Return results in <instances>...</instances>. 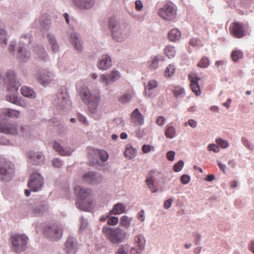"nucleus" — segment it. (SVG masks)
Returning <instances> with one entry per match:
<instances>
[{
  "mask_svg": "<svg viewBox=\"0 0 254 254\" xmlns=\"http://www.w3.org/2000/svg\"><path fill=\"white\" fill-rule=\"evenodd\" d=\"M128 246L127 245H121L115 254H127L128 252Z\"/></svg>",
  "mask_w": 254,
  "mask_h": 254,
  "instance_id": "obj_49",
  "label": "nucleus"
},
{
  "mask_svg": "<svg viewBox=\"0 0 254 254\" xmlns=\"http://www.w3.org/2000/svg\"><path fill=\"white\" fill-rule=\"evenodd\" d=\"M119 222V218L116 216L111 217L109 218L107 223L109 225H115Z\"/></svg>",
  "mask_w": 254,
  "mask_h": 254,
  "instance_id": "obj_56",
  "label": "nucleus"
},
{
  "mask_svg": "<svg viewBox=\"0 0 254 254\" xmlns=\"http://www.w3.org/2000/svg\"><path fill=\"white\" fill-rule=\"evenodd\" d=\"M92 151L95 154H97L99 156V158L102 161L105 162L108 160L109 155L106 151L99 149H94Z\"/></svg>",
  "mask_w": 254,
  "mask_h": 254,
  "instance_id": "obj_39",
  "label": "nucleus"
},
{
  "mask_svg": "<svg viewBox=\"0 0 254 254\" xmlns=\"http://www.w3.org/2000/svg\"><path fill=\"white\" fill-rule=\"evenodd\" d=\"M2 113L5 116L11 118H18L20 115V112L19 111L10 109H5Z\"/></svg>",
  "mask_w": 254,
  "mask_h": 254,
  "instance_id": "obj_37",
  "label": "nucleus"
},
{
  "mask_svg": "<svg viewBox=\"0 0 254 254\" xmlns=\"http://www.w3.org/2000/svg\"><path fill=\"white\" fill-rule=\"evenodd\" d=\"M80 223L81 224L79 231L82 232L86 228L88 224V223L86 219H84L82 217L80 220Z\"/></svg>",
  "mask_w": 254,
  "mask_h": 254,
  "instance_id": "obj_58",
  "label": "nucleus"
},
{
  "mask_svg": "<svg viewBox=\"0 0 254 254\" xmlns=\"http://www.w3.org/2000/svg\"><path fill=\"white\" fill-rule=\"evenodd\" d=\"M165 135L168 138H174L177 135L175 128L170 124L167 125L166 127Z\"/></svg>",
  "mask_w": 254,
  "mask_h": 254,
  "instance_id": "obj_35",
  "label": "nucleus"
},
{
  "mask_svg": "<svg viewBox=\"0 0 254 254\" xmlns=\"http://www.w3.org/2000/svg\"><path fill=\"white\" fill-rule=\"evenodd\" d=\"M74 5L81 10H89L94 5L95 0H71Z\"/></svg>",
  "mask_w": 254,
  "mask_h": 254,
  "instance_id": "obj_17",
  "label": "nucleus"
},
{
  "mask_svg": "<svg viewBox=\"0 0 254 254\" xmlns=\"http://www.w3.org/2000/svg\"><path fill=\"white\" fill-rule=\"evenodd\" d=\"M109 27L112 32L113 38L117 42H121L127 38L130 35V26L118 23L114 18H111L109 22Z\"/></svg>",
  "mask_w": 254,
  "mask_h": 254,
  "instance_id": "obj_2",
  "label": "nucleus"
},
{
  "mask_svg": "<svg viewBox=\"0 0 254 254\" xmlns=\"http://www.w3.org/2000/svg\"><path fill=\"white\" fill-rule=\"evenodd\" d=\"M78 248V243L75 238L69 236L64 244V251L66 254H75Z\"/></svg>",
  "mask_w": 254,
  "mask_h": 254,
  "instance_id": "obj_14",
  "label": "nucleus"
},
{
  "mask_svg": "<svg viewBox=\"0 0 254 254\" xmlns=\"http://www.w3.org/2000/svg\"><path fill=\"white\" fill-rule=\"evenodd\" d=\"M53 104L59 111H65L70 108L71 101L65 87H62L59 89L54 97Z\"/></svg>",
  "mask_w": 254,
  "mask_h": 254,
  "instance_id": "obj_5",
  "label": "nucleus"
},
{
  "mask_svg": "<svg viewBox=\"0 0 254 254\" xmlns=\"http://www.w3.org/2000/svg\"><path fill=\"white\" fill-rule=\"evenodd\" d=\"M231 29V33L235 37L240 38L244 36L245 27L242 23L234 22L232 24Z\"/></svg>",
  "mask_w": 254,
  "mask_h": 254,
  "instance_id": "obj_21",
  "label": "nucleus"
},
{
  "mask_svg": "<svg viewBox=\"0 0 254 254\" xmlns=\"http://www.w3.org/2000/svg\"><path fill=\"white\" fill-rule=\"evenodd\" d=\"M121 77L120 72L116 69H113L109 73L102 74L99 77V81L105 84L106 86L115 82Z\"/></svg>",
  "mask_w": 254,
  "mask_h": 254,
  "instance_id": "obj_12",
  "label": "nucleus"
},
{
  "mask_svg": "<svg viewBox=\"0 0 254 254\" xmlns=\"http://www.w3.org/2000/svg\"><path fill=\"white\" fill-rule=\"evenodd\" d=\"M29 162L33 165H41L44 160V156L41 152H30L28 153Z\"/></svg>",
  "mask_w": 254,
  "mask_h": 254,
  "instance_id": "obj_19",
  "label": "nucleus"
},
{
  "mask_svg": "<svg viewBox=\"0 0 254 254\" xmlns=\"http://www.w3.org/2000/svg\"><path fill=\"white\" fill-rule=\"evenodd\" d=\"M163 61V58L162 56H156L148 62V66L151 70H155L158 67L159 62Z\"/></svg>",
  "mask_w": 254,
  "mask_h": 254,
  "instance_id": "obj_34",
  "label": "nucleus"
},
{
  "mask_svg": "<svg viewBox=\"0 0 254 254\" xmlns=\"http://www.w3.org/2000/svg\"><path fill=\"white\" fill-rule=\"evenodd\" d=\"M241 141L243 145L246 147L248 149L253 150L254 149V145L253 143L247 139L245 137H242L241 138Z\"/></svg>",
  "mask_w": 254,
  "mask_h": 254,
  "instance_id": "obj_50",
  "label": "nucleus"
},
{
  "mask_svg": "<svg viewBox=\"0 0 254 254\" xmlns=\"http://www.w3.org/2000/svg\"><path fill=\"white\" fill-rule=\"evenodd\" d=\"M175 70V68L174 65L169 64L168 66L166 68L165 71V75L166 77H170L172 74H174V72Z\"/></svg>",
  "mask_w": 254,
  "mask_h": 254,
  "instance_id": "obj_51",
  "label": "nucleus"
},
{
  "mask_svg": "<svg viewBox=\"0 0 254 254\" xmlns=\"http://www.w3.org/2000/svg\"><path fill=\"white\" fill-rule=\"evenodd\" d=\"M184 165V162L183 160H180L174 166V170L176 172L181 171Z\"/></svg>",
  "mask_w": 254,
  "mask_h": 254,
  "instance_id": "obj_55",
  "label": "nucleus"
},
{
  "mask_svg": "<svg viewBox=\"0 0 254 254\" xmlns=\"http://www.w3.org/2000/svg\"><path fill=\"white\" fill-rule=\"evenodd\" d=\"M158 83L155 80H150L148 84L145 87L144 93L145 96L149 98H153L155 97L157 92L156 91Z\"/></svg>",
  "mask_w": 254,
  "mask_h": 254,
  "instance_id": "obj_18",
  "label": "nucleus"
},
{
  "mask_svg": "<svg viewBox=\"0 0 254 254\" xmlns=\"http://www.w3.org/2000/svg\"><path fill=\"white\" fill-rule=\"evenodd\" d=\"M156 171L155 170H151L149 172L147 176L146 180H152L155 181V177Z\"/></svg>",
  "mask_w": 254,
  "mask_h": 254,
  "instance_id": "obj_63",
  "label": "nucleus"
},
{
  "mask_svg": "<svg viewBox=\"0 0 254 254\" xmlns=\"http://www.w3.org/2000/svg\"><path fill=\"white\" fill-rule=\"evenodd\" d=\"M47 38L49 41V46L51 48L53 52H58L59 51V47L55 36L51 33H49L47 35Z\"/></svg>",
  "mask_w": 254,
  "mask_h": 254,
  "instance_id": "obj_28",
  "label": "nucleus"
},
{
  "mask_svg": "<svg viewBox=\"0 0 254 254\" xmlns=\"http://www.w3.org/2000/svg\"><path fill=\"white\" fill-rule=\"evenodd\" d=\"M158 15L166 21L174 20L177 15V7L172 3H166L158 11Z\"/></svg>",
  "mask_w": 254,
  "mask_h": 254,
  "instance_id": "obj_10",
  "label": "nucleus"
},
{
  "mask_svg": "<svg viewBox=\"0 0 254 254\" xmlns=\"http://www.w3.org/2000/svg\"><path fill=\"white\" fill-rule=\"evenodd\" d=\"M76 207L83 211H89L91 210V207L89 200L87 199L85 202L84 200H78L76 202Z\"/></svg>",
  "mask_w": 254,
  "mask_h": 254,
  "instance_id": "obj_31",
  "label": "nucleus"
},
{
  "mask_svg": "<svg viewBox=\"0 0 254 254\" xmlns=\"http://www.w3.org/2000/svg\"><path fill=\"white\" fill-rule=\"evenodd\" d=\"M47 209V206L44 204H40L35 207L33 210L35 214L40 215L42 214Z\"/></svg>",
  "mask_w": 254,
  "mask_h": 254,
  "instance_id": "obj_45",
  "label": "nucleus"
},
{
  "mask_svg": "<svg viewBox=\"0 0 254 254\" xmlns=\"http://www.w3.org/2000/svg\"><path fill=\"white\" fill-rule=\"evenodd\" d=\"M28 237L24 234H13L10 238L13 250L17 253L24 251L27 248Z\"/></svg>",
  "mask_w": 254,
  "mask_h": 254,
  "instance_id": "obj_8",
  "label": "nucleus"
},
{
  "mask_svg": "<svg viewBox=\"0 0 254 254\" xmlns=\"http://www.w3.org/2000/svg\"><path fill=\"white\" fill-rule=\"evenodd\" d=\"M77 90L83 102L88 105L89 113L92 115H95L101 100L100 93H91L88 88L85 85L77 87Z\"/></svg>",
  "mask_w": 254,
  "mask_h": 254,
  "instance_id": "obj_1",
  "label": "nucleus"
},
{
  "mask_svg": "<svg viewBox=\"0 0 254 254\" xmlns=\"http://www.w3.org/2000/svg\"><path fill=\"white\" fill-rule=\"evenodd\" d=\"M33 51L37 56L41 60H46L48 54L45 49L41 45H38L34 47Z\"/></svg>",
  "mask_w": 254,
  "mask_h": 254,
  "instance_id": "obj_26",
  "label": "nucleus"
},
{
  "mask_svg": "<svg viewBox=\"0 0 254 254\" xmlns=\"http://www.w3.org/2000/svg\"><path fill=\"white\" fill-rule=\"evenodd\" d=\"M145 183L152 193L157 191V189L154 186V181L146 180Z\"/></svg>",
  "mask_w": 254,
  "mask_h": 254,
  "instance_id": "obj_54",
  "label": "nucleus"
},
{
  "mask_svg": "<svg viewBox=\"0 0 254 254\" xmlns=\"http://www.w3.org/2000/svg\"><path fill=\"white\" fill-rule=\"evenodd\" d=\"M136 242L138 248L140 249L141 251H143L145 245V239L142 235H139L136 238Z\"/></svg>",
  "mask_w": 254,
  "mask_h": 254,
  "instance_id": "obj_41",
  "label": "nucleus"
},
{
  "mask_svg": "<svg viewBox=\"0 0 254 254\" xmlns=\"http://www.w3.org/2000/svg\"><path fill=\"white\" fill-rule=\"evenodd\" d=\"M190 45L196 48H199L203 46L201 41L197 38H192L190 40Z\"/></svg>",
  "mask_w": 254,
  "mask_h": 254,
  "instance_id": "obj_46",
  "label": "nucleus"
},
{
  "mask_svg": "<svg viewBox=\"0 0 254 254\" xmlns=\"http://www.w3.org/2000/svg\"><path fill=\"white\" fill-rule=\"evenodd\" d=\"M14 164L5 158H0V181L8 182L14 176Z\"/></svg>",
  "mask_w": 254,
  "mask_h": 254,
  "instance_id": "obj_7",
  "label": "nucleus"
},
{
  "mask_svg": "<svg viewBox=\"0 0 254 254\" xmlns=\"http://www.w3.org/2000/svg\"><path fill=\"white\" fill-rule=\"evenodd\" d=\"M0 132L15 135L17 133V126L15 124H0Z\"/></svg>",
  "mask_w": 254,
  "mask_h": 254,
  "instance_id": "obj_22",
  "label": "nucleus"
},
{
  "mask_svg": "<svg viewBox=\"0 0 254 254\" xmlns=\"http://www.w3.org/2000/svg\"><path fill=\"white\" fill-rule=\"evenodd\" d=\"M7 33L5 29L0 28V46L4 47L7 44Z\"/></svg>",
  "mask_w": 254,
  "mask_h": 254,
  "instance_id": "obj_38",
  "label": "nucleus"
},
{
  "mask_svg": "<svg viewBox=\"0 0 254 254\" xmlns=\"http://www.w3.org/2000/svg\"><path fill=\"white\" fill-rule=\"evenodd\" d=\"M231 57L234 62H237L239 60L243 57V53L241 50L233 51L231 54Z\"/></svg>",
  "mask_w": 254,
  "mask_h": 254,
  "instance_id": "obj_43",
  "label": "nucleus"
},
{
  "mask_svg": "<svg viewBox=\"0 0 254 254\" xmlns=\"http://www.w3.org/2000/svg\"><path fill=\"white\" fill-rule=\"evenodd\" d=\"M44 234L50 241H58L63 237V229L60 225L51 224L45 227Z\"/></svg>",
  "mask_w": 254,
  "mask_h": 254,
  "instance_id": "obj_9",
  "label": "nucleus"
},
{
  "mask_svg": "<svg viewBox=\"0 0 254 254\" xmlns=\"http://www.w3.org/2000/svg\"><path fill=\"white\" fill-rule=\"evenodd\" d=\"M216 143L223 148H226L228 147L229 144L226 140H224L221 138H219L216 139Z\"/></svg>",
  "mask_w": 254,
  "mask_h": 254,
  "instance_id": "obj_53",
  "label": "nucleus"
},
{
  "mask_svg": "<svg viewBox=\"0 0 254 254\" xmlns=\"http://www.w3.org/2000/svg\"><path fill=\"white\" fill-rule=\"evenodd\" d=\"M53 148L60 155L63 156L70 155L73 151V149L70 147H64L60 143L57 141L54 142Z\"/></svg>",
  "mask_w": 254,
  "mask_h": 254,
  "instance_id": "obj_24",
  "label": "nucleus"
},
{
  "mask_svg": "<svg viewBox=\"0 0 254 254\" xmlns=\"http://www.w3.org/2000/svg\"><path fill=\"white\" fill-rule=\"evenodd\" d=\"M16 44V42L15 41H12L10 42L9 45L8 46V51L11 54L14 55L15 53V48Z\"/></svg>",
  "mask_w": 254,
  "mask_h": 254,
  "instance_id": "obj_57",
  "label": "nucleus"
},
{
  "mask_svg": "<svg viewBox=\"0 0 254 254\" xmlns=\"http://www.w3.org/2000/svg\"><path fill=\"white\" fill-rule=\"evenodd\" d=\"M131 122L135 125H142L144 123V118L138 108H136L131 113Z\"/></svg>",
  "mask_w": 254,
  "mask_h": 254,
  "instance_id": "obj_25",
  "label": "nucleus"
},
{
  "mask_svg": "<svg viewBox=\"0 0 254 254\" xmlns=\"http://www.w3.org/2000/svg\"><path fill=\"white\" fill-rule=\"evenodd\" d=\"M44 184V178L38 173H33L28 182V187L33 191H38L41 190Z\"/></svg>",
  "mask_w": 254,
  "mask_h": 254,
  "instance_id": "obj_11",
  "label": "nucleus"
},
{
  "mask_svg": "<svg viewBox=\"0 0 254 254\" xmlns=\"http://www.w3.org/2000/svg\"><path fill=\"white\" fill-rule=\"evenodd\" d=\"M169 39L172 42H176L181 37V32L177 28L172 29L168 34Z\"/></svg>",
  "mask_w": 254,
  "mask_h": 254,
  "instance_id": "obj_29",
  "label": "nucleus"
},
{
  "mask_svg": "<svg viewBox=\"0 0 254 254\" xmlns=\"http://www.w3.org/2000/svg\"><path fill=\"white\" fill-rule=\"evenodd\" d=\"M126 210V206L121 203L115 204L111 210L110 211V214L118 215L124 213Z\"/></svg>",
  "mask_w": 254,
  "mask_h": 254,
  "instance_id": "obj_30",
  "label": "nucleus"
},
{
  "mask_svg": "<svg viewBox=\"0 0 254 254\" xmlns=\"http://www.w3.org/2000/svg\"><path fill=\"white\" fill-rule=\"evenodd\" d=\"M7 90L12 92L6 97V100L16 105H20V101L18 99L16 93L21 85L20 82L16 78L15 73L13 71H8L6 73Z\"/></svg>",
  "mask_w": 254,
  "mask_h": 254,
  "instance_id": "obj_3",
  "label": "nucleus"
},
{
  "mask_svg": "<svg viewBox=\"0 0 254 254\" xmlns=\"http://www.w3.org/2000/svg\"><path fill=\"white\" fill-rule=\"evenodd\" d=\"M152 148L150 145L144 144L142 147V150L144 153H147L151 151Z\"/></svg>",
  "mask_w": 254,
  "mask_h": 254,
  "instance_id": "obj_64",
  "label": "nucleus"
},
{
  "mask_svg": "<svg viewBox=\"0 0 254 254\" xmlns=\"http://www.w3.org/2000/svg\"><path fill=\"white\" fill-rule=\"evenodd\" d=\"M74 191L79 200L88 199V197L91 193L90 189L85 188L80 186H75Z\"/></svg>",
  "mask_w": 254,
  "mask_h": 254,
  "instance_id": "obj_20",
  "label": "nucleus"
},
{
  "mask_svg": "<svg viewBox=\"0 0 254 254\" xmlns=\"http://www.w3.org/2000/svg\"><path fill=\"white\" fill-rule=\"evenodd\" d=\"M39 23L42 28L48 29L51 23V19L48 15L43 14L40 18Z\"/></svg>",
  "mask_w": 254,
  "mask_h": 254,
  "instance_id": "obj_33",
  "label": "nucleus"
},
{
  "mask_svg": "<svg viewBox=\"0 0 254 254\" xmlns=\"http://www.w3.org/2000/svg\"><path fill=\"white\" fill-rule=\"evenodd\" d=\"M132 218L124 215L120 219L121 225L126 229L128 228L131 225Z\"/></svg>",
  "mask_w": 254,
  "mask_h": 254,
  "instance_id": "obj_40",
  "label": "nucleus"
},
{
  "mask_svg": "<svg viewBox=\"0 0 254 254\" xmlns=\"http://www.w3.org/2000/svg\"><path fill=\"white\" fill-rule=\"evenodd\" d=\"M189 77L190 78V86L192 92H194L196 95H199L200 94V90L198 81L200 80V77L195 76L194 78H191L190 75H189Z\"/></svg>",
  "mask_w": 254,
  "mask_h": 254,
  "instance_id": "obj_27",
  "label": "nucleus"
},
{
  "mask_svg": "<svg viewBox=\"0 0 254 254\" xmlns=\"http://www.w3.org/2000/svg\"><path fill=\"white\" fill-rule=\"evenodd\" d=\"M55 74L54 72L46 69L41 71L38 74L37 80L43 86H46L54 81Z\"/></svg>",
  "mask_w": 254,
  "mask_h": 254,
  "instance_id": "obj_13",
  "label": "nucleus"
},
{
  "mask_svg": "<svg viewBox=\"0 0 254 254\" xmlns=\"http://www.w3.org/2000/svg\"><path fill=\"white\" fill-rule=\"evenodd\" d=\"M190 180V177L187 175H183L181 177V181L184 185L188 184Z\"/></svg>",
  "mask_w": 254,
  "mask_h": 254,
  "instance_id": "obj_60",
  "label": "nucleus"
},
{
  "mask_svg": "<svg viewBox=\"0 0 254 254\" xmlns=\"http://www.w3.org/2000/svg\"><path fill=\"white\" fill-rule=\"evenodd\" d=\"M102 233L113 244L122 243L126 237V232L119 228H111L107 226L103 227Z\"/></svg>",
  "mask_w": 254,
  "mask_h": 254,
  "instance_id": "obj_6",
  "label": "nucleus"
},
{
  "mask_svg": "<svg viewBox=\"0 0 254 254\" xmlns=\"http://www.w3.org/2000/svg\"><path fill=\"white\" fill-rule=\"evenodd\" d=\"M131 94L129 92H126L121 96L119 101L122 104H126L128 103L131 100Z\"/></svg>",
  "mask_w": 254,
  "mask_h": 254,
  "instance_id": "obj_47",
  "label": "nucleus"
},
{
  "mask_svg": "<svg viewBox=\"0 0 254 254\" xmlns=\"http://www.w3.org/2000/svg\"><path fill=\"white\" fill-rule=\"evenodd\" d=\"M174 95L177 98H181L185 95V90L180 87H176L173 90Z\"/></svg>",
  "mask_w": 254,
  "mask_h": 254,
  "instance_id": "obj_48",
  "label": "nucleus"
},
{
  "mask_svg": "<svg viewBox=\"0 0 254 254\" xmlns=\"http://www.w3.org/2000/svg\"><path fill=\"white\" fill-rule=\"evenodd\" d=\"M209 64L208 58L203 57L198 64V66L200 67H206Z\"/></svg>",
  "mask_w": 254,
  "mask_h": 254,
  "instance_id": "obj_52",
  "label": "nucleus"
},
{
  "mask_svg": "<svg viewBox=\"0 0 254 254\" xmlns=\"http://www.w3.org/2000/svg\"><path fill=\"white\" fill-rule=\"evenodd\" d=\"M207 149L209 151H212L215 153H217L219 151V148L214 144H209Z\"/></svg>",
  "mask_w": 254,
  "mask_h": 254,
  "instance_id": "obj_62",
  "label": "nucleus"
},
{
  "mask_svg": "<svg viewBox=\"0 0 254 254\" xmlns=\"http://www.w3.org/2000/svg\"><path fill=\"white\" fill-rule=\"evenodd\" d=\"M53 165L55 167L60 168L63 165V162L59 158H56L52 160Z\"/></svg>",
  "mask_w": 254,
  "mask_h": 254,
  "instance_id": "obj_61",
  "label": "nucleus"
},
{
  "mask_svg": "<svg viewBox=\"0 0 254 254\" xmlns=\"http://www.w3.org/2000/svg\"><path fill=\"white\" fill-rule=\"evenodd\" d=\"M30 128L28 126L23 125L20 127V129L19 130V134L24 136V137H28L30 134Z\"/></svg>",
  "mask_w": 254,
  "mask_h": 254,
  "instance_id": "obj_44",
  "label": "nucleus"
},
{
  "mask_svg": "<svg viewBox=\"0 0 254 254\" xmlns=\"http://www.w3.org/2000/svg\"><path fill=\"white\" fill-rule=\"evenodd\" d=\"M165 54L168 58H174L176 55V51L175 48L172 46H167L164 50Z\"/></svg>",
  "mask_w": 254,
  "mask_h": 254,
  "instance_id": "obj_42",
  "label": "nucleus"
},
{
  "mask_svg": "<svg viewBox=\"0 0 254 254\" xmlns=\"http://www.w3.org/2000/svg\"><path fill=\"white\" fill-rule=\"evenodd\" d=\"M136 154V150L131 145L129 144L127 145L124 152L125 156L128 159H131L135 156Z\"/></svg>",
  "mask_w": 254,
  "mask_h": 254,
  "instance_id": "obj_36",
  "label": "nucleus"
},
{
  "mask_svg": "<svg viewBox=\"0 0 254 254\" xmlns=\"http://www.w3.org/2000/svg\"><path fill=\"white\" fill-rule=\"evenodd\" d=\"M112 60L107 54L102 55L98 59L97 66L101 70H106L112 66Z\"/></svg>",
  "mask_w": 254,
  "mask_h": 254,
  "instance_id": "obj_16",
  "label": "nucleus"
},
{
  "mask_svg": "<svg viewBox=\"0 0 254 254\" xmlns=\"http://www.w3.org/2000/svg\"><path fill=\"white\" fill-rule=\"evenodd\" d=\"M114 122L115 124H117L118 126H121V127H123L124 126L125 122L123 118L121 117L116 118L114 120Z\"/></svg>",
  "mask_w": 254,
  "mask_h": 254,
  "instance_id": "obj_59",
  "label": "nucleus"
},
{
  "mask_svg": "<svg viewBox=\"0 0 254 254\" xmlns=\"http://www.w3.org/2000/svg\"><path fill=\"white\" fill-rule=\"evenodd\" d=\"M32 42V34L30 32L22 35L18 43L17 57L21 62H26L31 57V53L28 50Z\"/></svg>",
  "mask_w": 254,
  "mask_h": 254,
  "instance_id": "obj_4",
  "label": "nucleus"
},
{
  "mask_svg": "<svg viewBox=\"0 0 254 254\" xmlns=\"http://www.w3.org/2000/svg\"><path fill=\"white\" fill-rule=\"evenodd\" d=\"M82 180L84 182L92 185H98L102 180V176L94 172H90L84 174L82 176Z\"/></svg>",
  "mask_w": 254,
  "mask_h": 254,
  "instance_id": "obj_15",
  "label": "nucleus"
},
{
  "mask_svg": "<svg viewBox=\"0 0 254 254\" xmlns=\"http://www.w3.org/2000/svg\"><path fill=\"white\" fill-rule=\"evenodd\" d=\"M20 91L21 93L25 97L33 99L36 96L35 92L27 86L22 87Z\"/></svg>",
  "mask_w": 254,
  "mask_h": 254,
  "instance_id": "obj_32",
  "label": "nucleus"
},
{
  "mask_svg": "<svg viewBox=\"0 0 254 254\" xmlns=\"http://www.w3.org/2000/svg\"><path fill=\"white\" fill-rule=\"evenodd\" d=\"M69 38L75 50L78 52L81 51L82 45L79 35L74 31H71L69 33Z\"/></svg>",
  "mask_w": 254,
  "mask_h": 254,
  "instance_id": "obj_23",
  "label": "nucleus"
}]
</instances>
